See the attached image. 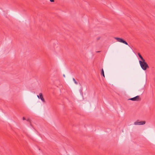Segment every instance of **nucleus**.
<instances>
[{"mask_svg": "<svg viewBox=\"0 0 155 155\" xmlns=\"http://www.w3.org/2000/svg\"><path fill=\"white\" fill-rule=\"evenodd\" d=\"M139 62L141 68L143 70L145 71L147 68H149L148 65L146 62L145 60L143 61L139 60Z\"/></svg>", "mask_w": 155, "mask_h": 155, "instance_id": "f257e3e1", "label": "nucleus"}, {"mask_svg": "<svg viewBox=\"0 0 155 155\" xmlns=\"http://www.w3.org/2000/svg\"><path fill=\"white\" fill-rule=\"evenodd\" d=\"M114 38L118 42L122 43L126 45H128L127 43L122 38L118 37H114Z\"/></svg>", "mask_w": 155, "mask_h": 155, "instance_id": "f03ea898", "label": "nucleus"}, {"mask_svg": "<svg viewBox=\"0 0 155 155\" xmlns=\"http://www.w3.org/2000/svg\"><path fill=\"white\" fill-rule=\"evenodd\" d=\"M141 99L139 96H137L134 97L129 98L128 99V100H131L133 101H141Z\"/></svg>", "mask_w": 155, "mask_h": 155, "instance_id": "7ed1b4c3", "label": "nucleus"}, {"mask_svg": "<svg viewBox=\"0 0 155 155\" xmlns=\"http://www.w3.org/2000/svg\"><path fill=\"white\" fill-rule=\"evenodd\" d=\"M146 123L145 121H141L138 122V120L135 122L134 124L135 125H144Z\"/></svg>", "mask_w": 155, "mask_h": 155, "instance_id": "20e7f679", "label": "nucleus"}, {"mask_svg": "<svg viewBox=\"0 0 155 155\" xmlns=\"http://www.w3.org/2000/svg\"><path fill=\"white\" fill-rule=\"evenodd\" d=\"M37 97L39 99H40L42 101L44 102H45V100L43 97V94L41 93H40L39 94V95H38Z\"/></svg>", "mask_w": 155, "mask_h": 155, "instance_id": "39448f33", "label": "nucleus"}, {"mask_svg": "<svg viewBox=\"0 0 155 155\" xmlns=\"http://www.w3.org/2000/svg\"><path fill=\"white\" fill-rule=\"evenodd\" d=\"M138 55L139 57V58H140V59L141 60V61H144L145 60L143 58V57H142L141 55L139 53H138Z\"/></svg>", "mask_w": 155, "mask_h": 155, "instance_id": "423d86ee", "label": "nucleus"}, {"mask_svg": "<svg viewBox=\"0 0 155 155\" xmlns=\"http://www.w3.org/2000/svg\"><path fill=\"white\" fill-rule=\"evenodd\" d=\"M101 76H103L104 77H105L104 72V70L103 68H102L101 70Z\"/></svg>", "mask_w": 155, "mask_h": 155, "instance_id": "0eeeda50", "label": "nucleus"}, {"mask_svg": "<svg viewBox=\"0 0 155 155\" xmlns=\"http://www.w3.org/2000/svg\"><path fill=\"white\" fill-rule=\"evenodd\" d=\"M73 81H74V83L76 84H78L77 82L76 81L75 79L74 78H73Z\"/></svg>", "mask_w": 155, "mask_h": 155, "instance_id": "6e6552de", "label": "nucleus"}, {"mask_svg": "<svg viewBox=\"0 0 155 155\" xmlns=\"http://www.w3.org/2000/svg\"><path fill=\"white\" fill-rule=\"evenodd\" d=\"M27 121H28V122H29L30 123V125H31V120L29 119H28L27 120Z\"/></svg>", "mask_w": 155, "mask_h": 155, "instance_id": "1a4fd4ad", "label": "nucleus"}, {"mask_svg": "<svg viewBox=\"0 0 155 155\" xmlns=\"http://www.w3.org/2000/svg\"><path fill=\"white\" fill-rule=\"evenodd\" d=\"M50 1L51 2H54V0H50Z\"/></svg>", "mask_w": 155, "mask_h": 155, "instance_id": "9d476101", "label": "nucleus"}, {"mask_svg": "<svg viewBox=\"0 0 155 155\" xmlns=\"http://www.w3.org/2000/svg\"><path fill=\"white\" fill-rule=\"evenodd\" d=\"M22 119H23V120H26L25 118V117H23Z\"/></svg>", "mask_w": 155, "mask_h": 155, "instance_id": "9b49d317", "label": "nucleus"}, {"mask_svg": "<svg viewBox=\"0 0 155 155\" xmlns=\"http://www.w3.org/2000/svg\"><path fill=\"white\" fill-rule=\"evenodd\" d=\"M100 39V37H98L97 38V40H98Z\"/></svg>", "mask_w": 155, "mask_h": 155, "instance_id": "f8f14e48", "label": "nucleus"}, {"mask_svg": "<svg viewBox=\"0 0 155 155\" xmlns=\"http://www.w3.org/2000/svg\"><path fill=\"white\" fill-rule=\"evenodd\" d=\"M141 90H142V91H144V88H142V89H141Z\"/></svg>", "mask_w": 155, "mask_h": 155, "instance_id": "ddd939ff", "label": "nucleus"}, {"mask_svg": "<svg viewBox=\"0 0 155 155\" xmlns=\"http://www.w3.org/2000/svg\"><path fill=\"white\" fill-rule=\"evenodd\" d=\"M63 76L64 77H65V75L64 74H63Z\"/></svg>", "mask_w": 155, "mask_h": 155, "instance_id": "4468645a", "label": "nucleus"}]
</instances>
